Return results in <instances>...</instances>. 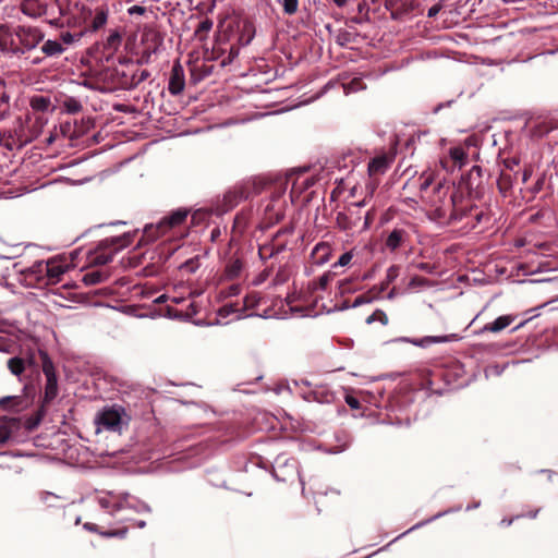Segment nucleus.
Here are the masks:
<instances>
[{
	"instance_id": "nucleus-21",
	"label": "nucleus",
	"mask_w": 558,
	"mask_h": 558,
	"mask_svg": "<svg viewBox=\"0 0 558 558\" xmlns=\"http://www.w3.org/2000/svg\"><path fill=\"white\" fill-rule=\"evenodd\" d=\"M244 198H246V194L241 187H235L234 190L225 194V203L229 207L238 205Z\"/></svg>"
},
{
	"instance_id": "nucleus-61",
	"label": "nucleus",
	"mask_w": 558,
	"mask_h": 558,
	"mask_svg": "<svg viewBox=\"0 0 558 558\" xmlns=\"http://www.w3.org/2000/svg\"><path fill=\"white\" fill-rule=\"evenodd\" d=\"M78 106H72L73 110H77Z\"/></svg>"
},
{
	"instance_id": "nucleus-9",
	"label": "nucleus",
	"mask_w": 558,
	"mask_h": 558,
	"mask_svg": "<svg viewBox=\"0 0 558 558\" xmlns=\"http://www.w3.org/2000/svg\"><path fill=\"white\" fill-rule=\"evenodd\" d=\"M185 87V75L183 66L179 61L174 62L168 84V90L171 95L177 96L180 95Z\"/></svg>"
},
{
	"instance_id": "nucleus-34",
	"label": "nucleus",
	"mask_w": 558,
	"mask_h": 558,
	"mask_svg": "<svg viewBox=\"0 0 558 558\" xmlns=\"http://www.w3.org/2000/svg\"><path fill=\"white\" fill-rule=\"evenodd\" d=\"M241 269V263L239 260L233 262L227 267V275L230 278H234L239 275Z\"/></svg>"
},
{
	"instance_id": "nucleus-42",
	"label": "nucleus",
	"mask_w": 558,
	"mask_h": 558,
	"mask_svg": "<svg viewBox=\"0 0 558 558\" xmlns=\"http://www.w3.org/2000/svg\"><path fill=\"white\" fill-rule=\"evenodd\" d=\"M329 281H330V275L329 274H324L318 279V282H317L318 288L322 289V290H325L327 288Z\"/></svg>"
},
{
	"instance_id": "nucleus-25",
	"label": "nucleus",
	"mask_w": 558,
	"mask_h": 558,
	"mask_svg": "<svg viewBox=\"0 0 558 558\" xmlns=\"http://www.w3.org/2000/svg\"><path fill=\"white\" fill-rule=\"evenodd\" d=\"M449 155L451 159L459 165V167H462L465 165L468 155L465 150L462 147H452L449 150Z\"/></svg>"
},
{
	"instance_id": "nucleus-41",
	"label": "nucleus",
	"mask_w": 558,
	"mask_h": 558,
	"mask_svg": "<svg viewBox=\"0 0 558 558\" xmlns=\"http://www.w3.org/2000/svg\"><path fill=\"white\" fill-rule=\"evenodd\" d=\"M146 12V9L142 5H132L128 9V13L130 15H143Z\"/></svg>"
},
{
	"instance_id": "nucleus-17",
	"label": "nucleus",
	"mask_w": 558,
	"mask_h": 558,
	"mask_svg": "<svg viewBox=\"0 0 558 558\" xmlns=\"http://www.w3.org/2000/svg\"><path fill=\"white\" fill-rule=\"evenodd\" d=\"M514 318L515 317L512 315L499 316L494 322L486 324L483 327V331H489L494 333L500 332L501 330L510 326L513 323Z\"/></svg>"
},
{
	"instance_id": "nucleus-32",
	"label": "nucleus",
	"mask_w": 558,
	"mask_h": 558,
	"mask_svg": "<svg viewBox=\"0 0 558 558\" xmlns=\"http://www.w3.org/2000/svg\"><path fill=\"white\" fill-rule=\"evenodd\" d=\"M353 258V253L352 252H345L343 253L339 259L333 264V268L340 266V267H344L347 265H349L351 263Z\"/></svg>"
},
{
	"instance_id": "nucleus-51",
	"label": "nucleus",
	"mask_w": 558,
	"mask_h": 558,
	"mask_svg": "<svg viewBox=\"0 0 558 558\" xmlns=\"http://www.w3.org/2000/svg\"><path fill=\"white\" fill-rule=\"evenodd\" d=\"M9 99H10V97H9V95H8L7 93H3V94L1 95V101H2V102H8V101H9Z\"/></svg>"
},
{
	"instance_id": "nucleus-20",
	"label": "nucleus",
	"mask_w": 558,
	"mask_h": 558,
	"mask_svg": "<svg viewBox=\"0 0 558 558\" xmlns=\"http://www.w3.org/2000/svg\"><path fill=\"white\" fill-rule=\"evenodd\" d=\"M244 198H246V194L241 187H235L234 190L225 194V203L229 207L238 205Z\"/></svg>"
},
{
	"instance_id": "nucleus-36",
	"label": "nucleus",
	"mask_w": 558,
	"mask_h": 558,
	"mask_svg": "<svg viewBox=\"0 0 558 558\" xmlns=\"http://www.w3.org/2000/svg\"><path fill=\"white\" fill-rule=\"evenodd\" d=\"M75 40H76L75 35H73L69 32H65V33L61 34L59 41L62 43V45L65 47V46L72 45Z\"/></svg>"
},
{
	"instance_id": "nucleus-46",
	"label": "nucleus",
	"mask_w": 558,
	"mask_h": 558,
	"mask_svg": "<svg viewBox=\"0 0 558 558\" xmlns=\"http://www.w3.org/2000/svg\"><path fill=\"white\" fill-rule=\"evenodd\" d=\"M149 77V72L147 70H142L140 72V75H138V78H137V83H141L145 80H147Z\"/></svg>"
},
{
	"instance_id": "nucleus-18",
	"label": "nucleus",
	"mask_w": 558,
	"mask_h": 558,
	"mask_svg": "<svg viewBox=\"0 0 558 558\" xmlns=\"http://www.w3.org/2000/svg\"><path fill=\"white\" fill-rule=\"evenodd\" d=\"M41 52L46 57H57L65 51V47L59 40H46L41 46Z\"/></svg>"
},
{
	"instance_id": "nucleus-54",
	"label": "nucleus",
	"mask_w": 558,
	"mask_h": 558,
	"mask_svg": "<svg viewBox=\"0 0 558 558\" xmlns=\"http://www.w3.org/2000/svg\"><path fill=\"white\" fill-rule=\"evenodd\" d=\"M136 525H137V527L142 529V527H144L146 525V523H145V521H138L136 523Z\"/></svg>"
},
{
	"instance_id": "nucleus-48",
	"label": "nucleus",
	"mask_w": 558,
	"mask_h": 558,
	"mask_svg": "<svg viewBox=\"0 0 558 558\" xmlns=\"http://www.w3.org/2000/svg\"><path fill=\"white\" fill-rule=\"evenodd\" d=\"M169 299H170V295L162 294V295L158 296V298L155 300V302H156V303H163V302H166V301H167V300H169Z\"/></svg>"
},
{
	"instance_id": "nucleus-40",
	"label": "nucleus",
	"mask_w": 558,
	"mask_h": 558,
	"mask_svg": "<svg viewBox=\"0 0 558 558\" xmlns=\"http://www.w3.org/2000/svg\"><path fill=\"white\" fill-rule=\"evenodd\" d=\"M337 223L338 226L343 229V230H347L349 228V222H348V218L344 214H338L337 216Z\"/></svg>"
},
{
	"instance_id": "nucleus-59",
	"label": "nucleus",
	"mask_w": 558,
	"mask_h": 558,
	"mask_svg": "<svg viewBox=\"0 0 558 558\" xmlns=\"http://www.w3.org/2000/svg\"><path fill=\"white\" fill-rule=\"evenodd\" d=\"M52 141H53V137H52V136H50V137L47 140L48 144H51V143H52Z\"/></svg>"
},
{
	"instance_id": "nucleus-38",
	"label": "nucleus",
	"mask_w": 558,
	"mask_h": 558,
	"mask_svg": "<svg viewBox=\"0 0 558 558\" xmlns=\"http://www.w3.org/2000/svg\"><path fill=\"white\" fill-rule=\"evenodd\" d=\"M345 403L353 410H359L361 407L360 401L353 396H347Z\"/></svg>"
},
{
	"instance_id": "nucleus-31",
	"label": "nucleus",
	"mask_w": 558,
	"mask_h": 558,
	"mask_svg": "<svg viewBox=\"0 0 558 558\" xmlns=\"http://www.w3.org/2000/svg\"><path fill=\"white\" fill-rule=\"evenodd\" d=\"M283 12L288 15L296 13L299 0H282Z\"/></svg>"
},
{
	"instance_id": "nucleus-3",
	"label": "nucleus",
	"mask_w": 558,
	"mask_h": 558,
	"mask_svg": "<svg viewBox=\"0 0 558 558\" xmlns=\"http://www.w3.org/2000/svg\"><path fill=\"white\" fill-rule=\"evenodd\" d=\"M97 504L110 514H116L124 509H132L135 512H149V506L131 496L129 493H114L110 490L99 492L96 496Z\"/></svg>"
},
{
	"instance_id": "nucleus-47",
	"label": "nucleus",
	"mask_w": 558,
	"mask_h": 558,
	"mask_svg": "<svg viewBox=\"0 0 558 558\" xmlns=\"http://www.w3.org/2000/svg\"><path fill=\"white\" fill-rule=\"evenodd\" d=\"M229 290H230L229 291L230 295H236L240 292V287L239 286H231Z\"/></svg>"
},
{
	"instance_id": "nucleus-14",
	"label": "nucleus",
	"mask_w": 558,
	"mask_h": 558,
	"mask_svg": "<svg viewBox=\"0 0 558 558\" xmlns=\"http://www.w3.org/2000/svg\"><path fill=\"white\" fill-rule=\"evenodd\" d=\"M27 407L28 402L23 396H7L0 398V408L12 413H20Z\"/></svg>"
},
{
	"instance_id": "nucleus-60",
	"label": "nucleus",
	"mask_w": 558,
	"mask_h": 558,
	"mask_svg": "<svg viewBox=\"0 0 558 558\" xmlns=\"http://www.w3.org/2000/svg\"><path fill=\"white\" fill-rule=\"evenodd\" d=\"M248 301H250V296H247V298L245 299V304H248Z\"/></svg>"
},
{
	"instance_id": "nucleus-43",
	"label": "nucleus",
	"mask_w": 558,
	"mask_h": 558,
	"mask_svg": "<svg viewBox=\"0 0 558 558\" xmlns=\"http://www.w3.org/2000/svg\"><path fill=\"white\" fill-rule=\"evenodd\" d=\"M371 302H372V299H371V298H367L366 295H360V296H357V298L354 300V302H353L352 306H353V307H357V306H360V305H362V304H367V303H371Z\"/></svg>"
},
{
	"instance_id": "nucleus-50",
	"label": "nucleus",
	"mask_w": 558,
	"mask_h": 558,
	"mask_svg": "<svg viewBox=\"0 0 558 558\" xmlns=\"http://www.w3.org/2000/svg\"><path fill=\"white\" fill-rule=\"evenodd\" d=\"M438 12V8L433 7L428 10V16H434Z\"/></svg>"
},
{
	"instance_id": "nucleus-58",
	"label": "nucleus",
	"mask_w": 558,
	"mask_h": 558,
	"mask_svg": "<svg viewBox=\"0 0 558 558\" xmlns=\"http://www.w3.org/2000/svg\"><path fill=\"white\" fill-rule=\"evenodd\" d=\"M393 295H395V291H393V290H391V291H390V293L388 294V298H389V299H392V298H393Z\"/></svg>"
},
{
	"instance_id": "nucleus-6",
	"label": "nucleus",
	"mask_w": 558,
	"mask_h": 558,
	"mask_svg": "<svg viewBox=\"0 0 558 558\" xmlns=\"http://www.w3.org/2000/svg\"><path fill=\"white\" fill-rule=\"evenodd\" d=\"M122 414L123 410L121 408H105L95 418V423L98 426L97 429L120 430L122 427Z\"/></svg>"
},
{
	"instance_id": "nucleus-33",
	"label": "nucleus",
	"mask_w": 558,
	"mask_h": 558,
	"mask_svg": "<svg viewBox=\"0 0 558 558\" xmlns=\"http://www.w3.org/2000/svg\"><path fill=\"white\" fill-rule=\"evenodd\" d=\"M399 276V267L396 265L390 266L386 271V284L393 282Z\"/></svg>"
},
{
	"instance_id": "nucleus-39",
	"label": "nucleus",
	"mask_w": 558,
	"mask_h": 558,
	"mask_svg": "<svg viewBox=\"0 0 558 558\" xmlns=\"http://www.w3.org/2000/svg\"><path fill=\"white\" fill-rule=\"evenodd\" d=\"M426 283V279L423 278V277H418V276H415L413 277L410 282H409V287L410 288H414V287H423L425 286Z\"/></svg>"
},
{
	"instance_id": "nucleus-55",
	"label": "nucleus",
	"mask_w": 558,
	"mask_h": 558,
	"mask_svg": "<svg viewBox=\"0 0 558 558\" xmlns=\"http://www.w3.org/2000/svg\"><path fill=\"white\" fill-rule=\"evenodd\" d=\"M335 2H336L339 7H341V5H343V4H344L345 0H335Z\"/></svg>"
},
{
	"instance_id": "nucleus-2",
	"label": "nucleus",
	"mask_w": 558,
	"mask_h": 558,
	"mask_svg": "<svg viewBox=\"0 0 558 558\" xmlns=\"http://www.w3.org/2000/svg\"><path fill=\"white\" fill-rule=\"evenodd\" d=\"M44 38L45 34L36 26L0 23V54L20 58L34 50Z\"/></svg>"
},
{
	"instance_id": "nucleus-27",
	"label": "nucleus",
	"mask_w": 558,
	"mask_h": 558,
	"mask_svg": "<svg viewBox=\"0 0 558 558\" xmlns=\"http://www.w3.org/2000/svg\"><path fill=\"white\" fill-rule=\"evenodd\" d=\"M213 28V21L209 19L203 20L195 29V35L199 39H205L208 32Z\"/></svg>"
},
{
	"instance_id": "nucleus-5",
	"label": "nucleus",
	"mask_w": 558,
	"mask_h": 558,
	"mask_svg": "<svg viewBox=\"0 0 558 558\" xmlns=\"http://www.w3.org/2000/svg\"><path fill=\"white\" fill-rule=\"evenodd\" d=\"M43 373L46 376L44 402L49 403L58 396V379L53 362L45 351L39 352Z\"/></svg>"
},
{
	"instance_id": "nucleus-13",
	"label": "nucleus",
	"mask_w": 558,
	"mask_h": 558,
	"mask_svg": "<svg viewBox=\"0 0 558 558\" xmlns=\"http://www.w3.org/2000/svg\"><path fill=\"white\" fill-rule=\"evenodd\" d=\"M189 215V211L186 209H177L172 211L169 216L161 219L157 228L160 229L161 233L167 232L169 229L178 227L184 222Z\"/></svg>"
},
{
	"instance_id": "nucleus-26",
	"label": "nucleus",
	"mask_w": 558,
	"mask_h": 558,
	"mask_svg": "<svg viewBox=\"0 0 558 558\" xmlns=\"http://www.w3.org/2000/svg\"><path fill=\"white\" fill-rule=\"evenodd\" d=\"M421 180H422V182L420 185V191H421L422 195L430 194L429 186L434 182V172H432V171L423 172L421 175Z\"/></svg>"
},
{
	"instance_id": "nucleus-11",
	"label": "nucleus",
	"mask_w": 558,
	"mask_h": 558,
	"mask_svg": "<svg viewBox=\"0 0 558 558\" xmlns=\"http://www.w3.org/2000/svg\"><path fill=\"white\" fill-rule=\"evenodd\" d=\"M47 263L46 262H36L34 265L28 267L25 271V278L29 281V283H34L37 286H47L48 277L46 274Z\"/></svg>"
},
{
	"instance_id": "nucleus-15",
	"label": "nucleus",
	"mask_w": 558,
	"mask_h": 558,
	"mask_svg": "<svg viewBox=\"0 0 558 558\" xmlns=\"http://www.w3.org/2000/svg\"><path fill=\"white\" fill-rule=\"evenodd\" d=\"M331 253V245L326 242H320L313 248L312 257L316 265H324L330 259Z\"/></svg>"
},
{
	"instance_id": "nucleus-28",
	"label": "nucleus",
	"mask_w": 558,
	"mask_h": 558,
	"mask_svg": "<svg viewBox=\"0 0 558 558\" xmlns=\"http://www.w3.org/2000/svg\"><path fill=\"white\" fill-rule=\"evenodd\" d=\"M366 324L367 325H371L375 322H379L381 325H387L388 324V316L387 314L381 311V310H376L372 315H369L367 318H366Z\"/></svg>"
},
{
	"instance_id": "nucleus-4",
	"label": "nucleus",
	"mask_w": 558,
	"mask_h": 558,
	"mask_svg": "<svg viewBox=\"0 0 558 558\" xmlns=\"http://www.w3.org/2000/svg\"><path fill=\"white\" fill-rule=\"evenodd\" d=\"M131 238L124 233L120 236L107 238L98 243L95 250L87 254V263L89 266L106 265L112 260L113 256L122 248L129 246Z\"/></svg>"
},
{
	"instance_id": "nucleus-44",
	"label": "nucleus",
	"mask_w": 558,
	"mask_h": 558,
	"mask_svg": "<svg viewBox=\"0 0 558 558\" xmlns=\"http://www.w3.org/2000/svg\"><path fill=\"white\" fill-rule=\"evenodd\" d=\"M119 41H120V36H119V34H118V33H113V34H111V35L108 37V39H107V45L111 47V46L118 45V44H119Z\"/></svg>"
},
{
	"instance_id": "nucleus-19",
	"label": "nucleus",
	"mask_w": 558,
	"mask_h": 558,
	"mask_svg": "<svg viewBox=\"0 0 558 558\" xmlns=\"http://www.w3.org/2000/svg\"><path fill=\"white\" fill-rule=\"evenodd\" d=\"M84 529L90 532L99 533L100 535L106 537H124L128 533V527H123L117 531H99L97 524L89 522L84 524Z\"/></svg>"
},
{
	"instance_id": "nucleus-62",
	"label": "nucleus",
	"mask_w": 558,
	"mask_h": 558,
	"mask_svg": "<svg viewBox=\"0 0 558 558\" xmlns=\"http://www.w3.org/2000/svg\"><path fill=\"white\" fill-rule=\"evenodd\" d=\"M78 106H72L73 110H77Z\"/></svg>"
},
{
	"instance_id": "nucleus-10",
	"label": "nucleus",
	"mask_w": 558,
	"mask_h": 558,
	"mask_svg": "<svg viewBox=\"0 0 558 558\" xmlns=\"http://www.w3.org/2000/svg\"><path fill=\"white\" fill-rule=\"evenodd\" d=\"M395 161V155L381 154L374 157L367 167L369 177L376 178L386 173Z\"/></svg>"
},
{
	"instance_id": "nucleus-53",
	"label": "nucleus",
	"mask_w": 558,
	"mask_h": 558,
	"mask_svg": "<svg viewBox=\"0 0 558 558\" xmlns=\"http://www.w3.org/2000/svg\"><path fill=\"white\" fill-rule=\"evenodd\" d=\"M389 284H386V279L380 284V291H384Z\"/></svg>"
},
{
	"instance_id": "nucleus-1",
	"label": "nucleus",
	"mask_w": 558,
	"mask_h": 558,
	"mask_svg": "<svg viewBox=\"0 0 558 558\" xmlns=\"http://www.w3.org/2000/svg\"><path fill=\"white\" fill-rule=\"evenodd\" d=\"M422 199L427 206L428 217L439 222L449 223L460 220L466 214L463 195L456 192L454 187L446 180L439 181L430 194L422 195Z\"/></svg>"
},
{
	"instance_id": "nucleus-16",
	"label": "nucleus",
	"mask_w": 558,
	"mask_h": 558,
	"mask_svg": "<svg viewBox=\"0 0 558 558\" xmlns=\"http://www.w3.org/2000/svg\"><path fill=\"white\" fill-rule=\"evenodd\" d=\"M407 239V232L403 229H393L385 241V246L390 252L397 251Z\"/></svg>"
},
{
	"instance_id": "nucleus-30",
	"label": "nucleus",
	"mask_w": 558,
	"mask_h": 558,
	"mask_svg": "<svg viewBox=\"0 0 558 558\" xmlns=\"http://www.w3.org/2000/svg\"><path fill=\"white\" fill-rule=\"evenodd\" d=\"M363 88L364 86L361 78H354L349 84L343 85L344 94L355 93Z\"/></svg>"
},
{
	"instance_id": "nucleus-56",
	"label": "nucleus",
	"mask_w": 558,
	"mask_h": 558,
	"mask_svg": "<svg viewBox=\"0 0 558 558\" xmlns=\"http://www.w3.org/2000/svg\"><path fill=\"white\" fill-rule=\"evenodd\" d=\"M420 268H421L422 270H427V269H428V265H427V264H421V265H420Z\"/></svg>"
},
{
	"instance_id": "nucleus-8",
	"label": "nucleus",
	"mask_w": 558,
	"mask_h": 558,
	"mask_svg": "<svg viewBox=\"0 0 558 558\" xmlns=\"http://www.w3.org/2000/svg\"><path fill=\"white\" fill-rule=\"evenodd\" d=\"M56 0H22L21 10L29 17H39L48 13L49 8Z\"/></svg>"
},
{
	"instance_id": "nucleus-23",
	"label": "nucleus",
	"mask_w": 558,
	"mask_h": 558,
	"mask_svg": "<svg viewBox=\"0 0 558 558\" xmlns=\"http://www.w3.org/2000/svg\"><path fill=\"white\" fill-rule=\"evenodd\" d=\"M8 368L13 375L19 377L25 371V361L17 356L11 357L8 361Z\"/></svg>"
},
{
	"instance_id": "nucleus-22",
	"label": "nucleus",
	"mask_w": 558,
	"mask_h": 558,
	"mask_svg": "<svg viewBox=\"0 0 558 558\" xmlns=\"http://www.w3.org/2000/svg\"><path fill=\"white\" fill-rule=\"evenodd\" d=\"M108 20V9L100 7L95 10V15L92 21V28L97 31L106 25Z\"/></svg>"
},
{
	"instance_id": "nucleus-12",
	"label": "nucleus",
	"mask_w": 558,
	"mask_h": 558,
	"mask_svg": "<svg viewBox=\"0 0 558 558\" xmlns=\"http://www.w3.org/2000/svg\"><path fill=\"white\" fill-rule=\"evenodd\" d=\"M458 339V335L450 333L444 336H426L420 339L402 338L401 340L416 347L427 348L432 344L457 341Z\"/></svg>"
},
{
	"instance_id": "nucleus-37",
	"label": "nucleus",
	"mask_w": 558,
	"mask_h": 558,
	"mask_svg": "<svg viewBox=\"0 0 558 558\" xmlns=\"http://www.w3.org/2000/svg\"><path fill=\"white\" fill-rule=\"evenodd\" d=\"M11 436V429L0 423V442H5Z\"/></svg>"
},
{
	"instance_id": "nucleus-63",
	"label": "nucleus",
	"mask_w": 558,
	"mask_h": 558,
	"mask_svg": "<svg viewBox=\"0 0 558 558\" xmlns=\"http://www.w3.org/2000/svg\"><path fill=\"white\" fill-rule=\"evenodd\" d=\"M0 119H2V117H0Z\"/></svg>"
},
{
	"instance_id": "nucleus-24",
	"label": "nucleus",
	"mask_w": 558,
	"mask_h": 558,
	"mask_svg": "<svg viewBox=\"0 0 558 558\" xmlns=\"http://www.w3.org/2000/svg\"><path fill=\"white\" fill-rule=\"evenodd\" d=\"M50 99L45 96H34L31 99V107L37 111H46L50 107Z\"/></svg>"
},
{
	"instance_id": "nucleus-49",
	"label": "nucleus",
	"mask_w": 558,
	"mask_h": 558,
	"mask_svg": "<svg viewBox=\"0 0 558 558\" xmlns=\"http://www.w3.org/2000/svg\"><path fill=\"white\" fill-rule=\"evenodd\" d=\"M171 301L175 304H179L184 301L182 296H170Z\"/></svg>"
},
{
	"instance_id": "nucleus-57",
	"label": "nucleus",
	"mask_w": 558,
	"mask_h": 558,
	"mask_svg": "<svg viewBox=\"0 0 558 558\" xmlns=\"http://www.w3.org/2000/svg\"><path fill=\"white\" fill-rule=\"evenodd\" d=\"M364 205H365V202H364V201H361V202L355 203V206H357V207H362V206H364Z\"/></svg>"
},
{
	"instance_id": "nucleus-35",
	"label": "nucleus",
	"mask_w": 558,
	"mask_h": 558,
	"mask_svg": "<svg viewBox=\"0 0 558 558\" xmlns=\"http://www.w3.org/2000/svg\"><path fill=\"white\" fill-rule=\"evenodd\" d=\"M46 124V121L41 118H37L34 125H33V129H32V138H36L40 132H41V129L43 126Z\"/></svg>"
},
{
	"instance_id": "nucleus-7",
	"label": "nucleus",
	"mask_w": 558,
	"mask_h": 558,
	"mask_svg": "<svg viewBox=\"0 0 558 558\" xmlns=\"http://www.w3.org/2000/svg\"><path fill=\"white\" fill-rule=\"evenodd\" d=\"M46 274L49 284H57L61 281L62 276L70 270L71 264L65 258H51L46 262Z\"/></svg>"
},
{
	"instance_id": "nucleus-29",
	"label": "nucleus",
	"mask_w": 558,
	"mask_h": 558,
	"mask_svg": "<svg viewBox=\"0 0 558 558\" xmlns=\"http://www.w3.org/2000/svg\"><path fill=\"white\" fill-rule=\"evenodd\" d=\"M104 280V276L100 271H89L84 275L83 281L85 284H97Z\"/></svg>"
},
{
	"instance_id": "nucleus-45",
	"label": "nucleus",
	"mask_w": 558,
	"mask_h": 558,
	"mask_svg": "<svg viewBox=\"0 0 558 558\" xmlns=\"http://www.w3.org/2000/svg\"><path fill=\"white\" fill-rule=\"evenodd\" d=\"M233 312H235V310L233 308L232 305H225L223 307H221L219 310V314L221 316H227V315H229L230 313H233Z\"/></svg>"
},
{
	"instance_id": "nucleus-52",
	"label": "nucleus",
	"mask_w": 558,
	"mask_h": 558,
	"mask_svg": "<svg viewBox=\"0 0 558 558\" xmlns=\"http://www.w3.org/2000/svg\"><path fill=\"white\" fill-rule=\"evenodd\" d=\"M530 174L531 173L529 171H526V170L524 171V173H523V182H526L529 180Z\"/></svg>"
}]
</instances>
